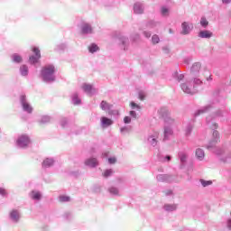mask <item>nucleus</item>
<instances>
[{
    "label": "nucleus",
    "instance_id": "nucleus-1",
    "mask_svg": "<svg viewBox=\"0 0 231 231\" xmlns=\"http://www.w3.org/2000/svg\"><path fill=\"white\" fill-rule=\"evenodd\" d=\"M53 73H55V67L53 65L45 66L42 69V77L45 81L55 80Z\"/></svg>",
    "mask_w": 231,
    "mask_h": 231
},
{
    "label": "nucleus",
    "instance_id": "nucleus-2",
    "mask_svg": "<svg viewBox=\"0 0 231 231\" xmlns=\"http://www.w3.org/2000/svg\"><path fill=\"white\" fill-rule=\"evenodd\" d=\"M33 53H35L36 56H31L29 58V62H31V64H35L37 62H39V59H41V51L39 50V48L34 47L32 49Z\"/></svg>",
    "mask_w": 231,
    "mask_h": 231
},
{
    "label": "nucleus",
    "instance_id": "nucleus-3",
    "mask_svg": "<svg viewBox=\"0 0 231 231\" xmlns=\"http://www.w3.org/2000/svg\"><path fill=\"white\" fill-rule=\"evenodd\" d=\"M29 143L30 138H28L26 135H21L17 140V145L19 147H27Z\"/></svg>",
    "mask_w": 231,
    "mask_h": 231
},
{
    "label": "nucleus",
    "instance_id": "nucleus-4",
    "mask_svg": "<svg viewBox=\"0 0 231 231\" xmlns=\"http://www.w3.org/2000/svg\"><path fill=\"white\" fill-rule=\"evenodd\" d=\"M81 33H93V27H91L89 23H84L81 27Z\"/></svg>",
    "mask_w": 231,
    "mask_h": 231
},
{
    "label": "nucleus",
    "instance_id": "nucleus-5",
    "mask_svg": "<svg viewBox=\"0 0 231 231\" xmlns=\"http://www.w3.org/2000/svg\"><path fill=\"white\" fill-rule=\"evenodd\" d=\"M181 26H182L183 35H187L190 33V30H192V26L190 27L189 24L187 23V22L182 23Z\"/></svg>",
    "mask_w": 231,
    "mask_h": 231
},
{
    "label": "nucleus",
    "instance_id": "nucleus-6",
    "mask_svg": "<svg viewBox=\"0 0 231 231\" xmlns=\"http://www.w3.org/2000/svg\"><path fill=\"white\" fill-rule=\"evenodd\" d=\"M85 165H88V167H97L98 161L95 158H90L85 161Z\"/></svg>",
    "mask_w": 231,
    "mask_h": 231
},
{
    "label": "nucleus",
    "instance_id": "nucleus-7",
    "mask_svg": "<svg viewBox=\"0 0 231 231\" xmlns=\"http://www.w3.org/2000/svg\"><path fill=\"white\" fill-rule=\"evenodd\" d=\"M199 69H201V63H194L193 66L191 67V73L193 75H198L199 73Z\"/></svg>",
    "mask_w": 231,
    "mask_h": 231
},
{
    "label": "nucleus",
    "instance_id": "nucleus-8",
    "mask_svg": "<svg viewBox=\"0 0 231 231\" xmlns=\"http://www.w3.org/2000/svg\"><path fill=\"white\" fill-rule=\"evenodd\" d=\"M101 124L103 127H109V125H113V120L107 117H101Z\"/></svg>",
    "mask_w": 231,
    "mask_h": 231
},
{
    "label": "nucleus",
    "instance_id": "nucleus-9",
    "mask_svg": "<svg viewBox=\"0 0 231 231\" xmlns=\"http://www.w3.org/2000/svg\"><path fill=\"white\" fill-rule=\"evenodd\" d=\"M10 217L11 219H13V221H15L17 223V221H19V211L13 209L10 212Z\"/></svg>",
    "mask_w": 231,
    "mask_h": 231
},
{
    "label": "nucleus",
    "instance_id": "nucleus-10",
    "mask_svg": "<svg viewBox=\"0 0 231 231\" xmlns=\"http://www.w3.org/2000/svg\"><path fill=\"white\" fill-rule=\"evenodd\" d=\"M199 37L202 39H210V37H212V32L209 31H202L199 32Z\"/></svg>",
    "mask_w": 231,
    "mask_h": 231
},
{
    "label": "nucleus",
    "instance_id": "nucleus-11",
    "mask_svg": "<svg viewBox=\"0 0 231 231\" xmlns=\"http://www.w3.org/2000/svg\"><path fill=\"white\" fill-rule=\"evenodd\" d=\"M134 14H143V7L140 4H135L134 6Z\"/></svg>",
    "mask_w": 231,
    "mask_h": 231
},
{
    "label": "nucleus",
    "instance_id": "nucleus-12",
    "mask_svg": "<svg viewBox=\"0 0 231 231\" xmlns=\"http://www.w3.org/2000/svg\"><path fill=\"white\" fill-rule=\"evenodd\" d=\"M82 89L86 92V93H91L92 91H95V88H93V86L90 84H84L82 86Z\"/></svg>",
    "mask_w": 231,
    "mask_h": 231
},
{
    "label": "nucleus",
    "instance_id": "nucleus-13",
    "mask_svg": "<svg viewBox=\"0 0 231 231\" xmlns=\"http://www.w3.org/2000/svg\"><path fill=\"white\" fill-rule=\"evenodd\" d=\"M196 156L198 158V160H203V158H205V152H203L202 149H197L196 150Z\"/></svg>",
    "mask_w": 231,
    "mask_h": 231
},
{
    "label": "nucleus",
    "instance_id": "nucleus-14",
    "mask_svg": "<svg viewBox=\"0 0 231 231\" xmlns=\"http://www.w3.org/2000/svg\"><path fill=\"white\" fill-rule=\"evenodd\" d=\"M30 196H31L32 199H37V200L41 199V198H42L41 192L35 191V190H32L31 192Z\"/></svg>",
    "mask_w": 231,
    "mask_h": 231
},
{
    "label": "nucleus",
    "instance_id": "nucleus-15",
    "mask_svg": "<svg viewBox=\"0 0 231 231\" xmlns=\"http://www.w3.org/2000/svg\"><path fill=\"white\" fill-rule=\"evenodd\" d=\"M22 104L24 111H27V113H32V106L30 104L26 103L24 100L22 101Z\"/></svg>",
    "mask_w": 231,
    "mask_h": 231
},
{
    "label": "nucleus",
    "instance_id": "nucleus-16",
    "mask_svg": "<svg viewBox=\"0 0 231 231\" xmlns=\"http://www.w3.org/2000/svg\"><path fill=\"white\" fill-rule=\"evenodd\" d=\"M181 89L184 91V93H187L188 95H190L192 93V90L189 88V85L187 83H184L181 85Z\"/></svg>",
    "mask_w": 231,
    "mask_h": 231
},
{
    "label": "nucleus",
    "instance_id": "nucleus-17",
    "mask_svg": "<svg viewBox=\"0 0 231 231\" xmlns=\"http://www.w3.org/2000/svg\"><path fill=\"white\" fill-rule=\"evenodd\" d=\"M53 165V159H46L42 162V167H51Z\"/></svg>",
    "mask_w": 231,
    "mask_h": 231
},
{
    "label": "nucleus",
    "instance_id": "nucleus-18",
    "mask_svg": "<svg viewBox=\"0 0 231 231\" xmlns=\"http://www.w3.org/2000/svg\"><path fill=\"white\" fill-rule=\"evenodd\" d=\"M100 107H101V109H103V111H106L107 109H110L111 105H108L107 102H106V101H102Z\"/></svg>",
    "mask_w": 231,
    "mask_h": 231
},
{
    "label": "nucleus",
    "instance_id": "nucleus-19",
    "mask_svg": "<svg viewBox=\"0 0 231 231\" xmlns=\"http://www.w3.org/2000/svg\"><path fill=\"white\" fill-rule=\"evenodd\" d=\"M88 50L90 51V53H95V51H98V47L97 46V44L93 43L88 47Z\"/></svg>",
    "mask_w": 231,
    "mask_h": 231
},
{
    "label": "nucleus",
    "instance_id": "nucleus-20",
    "mask_svg": "<svg viewBox=\"0 0 231 231\" xmlns=\"http://www.w3.org/2000/svg\"><path fill=\"white\" fill-rule=\"evenodd\" d=\"M164 208L165 210H167L168 212H171L172 210H176V205H169V204H166L164 206Z\"/></svg>",
    "mask_w": 231,
    "mask_h": 231
},
{
    "label": "nucleus",
    "instance_id": "nucleus-21",
    "mask_svg": "<svg viewBox=\"0 0 231 231\" xmlns=\"http://www.w3.org/2000/svg\"><path fill=\"white\" fill-rule=\"evenodd\" d=\"M21 74L23 76L28 75V67L26 65H23L20 69Z\"/></svg>",
    "mask_w": 231,
    "mask_h": 231
},
{
    "label": "nucleus",
    "instance_id": "nucleus-22",
    "mask_svg": "<svg viewBox=\"0 0 231 231\" xmlns=\"http://www.w3.org/2000/svg\"><path fill=\"white\" fill-rule=\"evenodd\" d=\"M13 60L14 62H23V58L20 55L14 54L13 55Z\"/></svg>",
    "mask_w": 231,
    "mask_h": 231
},
{
    "label": "nucleus",
    "instance_id": "nucleus-23",
    "mask_svg": "<svg viewBox=\"0 0 231 231\" xmlns=\"http://www.w3.org/2000/svg\"><path fill=\"white\" fill-rule=\"evenodd\" d=\"M152 42L153 43V44H158L159 42H160V37H158V35H153L152 37Z\"/></svg>",
    "mask_w": 231,
    "mask_h": 231
},
{
    "label": "nucleus",
    "instance_id": "nucleus-24",
    "mask_svg": "<svg viewBox=\"0 0 231 231\" xmlns=\"http://www.w3.org/2000/svg\"><path fill=\"white\" fill-rule=\"evenodd\" d=\"M162 15L164 17L169 15V9H167V7H162Z\"/></svg>",
    "mask_w": 231,
    "mask_h": 231
},
{
    "label": "nucleus",
    "instance_id": "nucleus-25",
    "mask_svg": "<svg viewBox=\"0 0 231 231\" xmlns=\"http://www.w3.org/2000/svg\"><path fill=\"white\" fill-rule=\"evenodd\" d=\"M200 24L206 28V26H208V21L206 18H201Z\"/></svg>",
    "mask_w": 231,
    "mask_h": 231
},
{
    "label": "nucleus",
    "instance_id": "nucleus-26",
    "mask_svg": "<svg viewBox=\"0 0 231 231\" xmlns=\"http://www.w3.org/2000/svg\"><path fill=\"white\" fill-rule=\"evenodd\" d=\"M111 174H113V170H106L105 171V172L103 173V176L105 178H108V176H111Z\"/></svg>",
    "mask_w": 231,
    "mask_h": 231
},
{
    "label": "nucleus",
    "instance_id": "nucleus-27",
    "mask_svg": "<svg viewBox=\"0 0 231 231\" xmlns=\"http://www.w3.org/2000/svg\"><path fill=\"white\" fill-rule=\"evenodd\" d=\"M60 201L61 203H64L66 201H69V197H68V196H60Z\"/></svg>",
    "mask_w": 231,
    "mask_h": 231
},
{
    "label": "nucleus",
    "instance_id": "nucleus-28",
    "mask_svg": "<svg viewBox=\"0 0 231 231\" xmlns=\"http://www.w3.org/2000/svg\"><path fill=\"white\" fill-rule=\"evenodd\" d=\"M213 137H214L213 142H217V140H219V133L217 131H214L213 132Z\"/></svg>",
    "mask_w": 231,
    "mask_h": 231
},
{
    "label": "nucleus",
    "instance_id": "nucleus-29",
    "mask_svg": "<svg viewBox=\"0 0 231 231\" xmlns=\"http://www.w3.org/2000/svg\"><path fill=\"white\" fill-rule=\"evenodd\" d=\"M169 134H172V130H171V128H165L164 129V135L169 136Z\"/></svg>",
    "mask_w": 231,
    "mask_h": 231
},
{
    "label": "nucleus",
    "instance_id": "nucleus-30",
    "mask_svg": "<svg viewBox=\"0 0 231 231\" xmlns=\"http://www.w3.org/2000/svg\"><path fill=\"white\" fill-rule=\"evenodd\" d=\"M201 183L203 185V187H208V185H212V181H205V180H201Z\"/></svg>",
    "mask_w": 231,
    "mask_h": 231
},
{
    "label": "nucleus",
    "instance_id": "nucleus-31",
    "mask_svg": "<svg viewBox=\"0 0 231 231\" xmlns=\"http://www.w3.org/2000/svg\"><path fill=\"white\" fill-rule=\"evenodd\" d=\"M109 192H110L111 194H118V189H116V188H111V189H109Z\"/></svg>",
    "mask_w": 231,
    "mask_h": 231
},
{
    "label": "nucleus",
    "instance_id": "nucleus-32",
    "mask_svg": "<svg viewBox=\"0 0 231 231\" xmlns=\"http://www.w3.org/2000/svg\"><path fill=\"white\" fill-rule=\"evenodd\" d=\"M139 98H140V100H145V94L143 92H140Z\"/></svg>",
    "mask_w": 231,
    "mask_h": 231
},
{
    "label": "nucleus",
    "instance_id": "nucleus-33",
    "mask_svg": "<svg viewBox=\"0 0 231 231\" xmlns=\"http://www.w3.org/2000/svg\"><path fill=\"white\" fill-rule=\"evenodd\" d=\"M124 122H125V124H131V117L125 116V117L124 118Z\"/></svg>",
    "mask_w": 231,
    "mask_h": 231
},
{
    "label": "nucleus",
    "instance_id": "nucleus-34",
    "mask_svg": "<svg viewBox=\"0 0 231 231\" xmlns=\"http://www.w3.org/2000/svg\"><path fill=\"white\" fill-rule=\"evenodd\" d=\"M108 162H109L110 164L116 163V158H115V157L109 158V159H108Z\"/></svg>",
    "mask_w": 231,
    "mask_h": 231
},
{
    "label": "nucleus",
    "instance_id": "nucleus-35",
    "mask_svg": "<svg viewBox=\"0 0 231 231\" xmlns=\"http://www.w3.org/2000/svg\"><path fill=\"white\" fill-rule=\"evenodd\" d=\"M74 104H80V99L77 98V97H73Z\"/></svg>",
    "mask_w": 231,
    "mask_h": 231
},
{
    "label": "nucleus",
    "instance_id": "nucleus-36",
    "mask_svg": "<svg viewBox=\"0 0 231 231\" xmlns=\"http://www.w3.org/2000/svg\"><path fill=\"white\" fill-rule=\"evenodd\" d=\"M0 194H1L2 196H6V189H0Z\"/></svg>",
    "mask_w": 231,
    "mask_h": 231
},
{
    "label": "nucleus",
    "instance_id": "nucleus-37",
    "mask_svg": "<svg viewBox=\"0 0 231 231\" xmlns=\"http://www.w3.org/2000/svg\"><path fill=\"white\" fill-rule=\"evenodd\" d=\"M130 106H131V107H133V108H134V107H140L138 105H136V103H134V102H131L130 103Z\"/></svg>",
    "mask_w": 231,
    "mask_h": 231
},
{
    "label": "nucleus",
    "instance_id": "nucleus-38",
    "mask_svg": "<svg viewBox=\"0 0 231 231\" xmlns=\"http://www.w3.org/2000/svg\"><path fill=\"white\" fill-rule=\"evenodd\" d=\"M130 116H133L134 118H136V112L130 111Z\"/></svg>",
    "mask_w": 231,
    "mask_h": 231
},
{
    "label": "nucleus",
    "instance_id": "nucleus-39",
    "mask_svg": "<svg viewBox=\"0 0 231 231\" xmlns=\"http://www.w3.org/2000/svg\"><path fill=\"white\" fill-rule=\"evenodd\" d=\"M194 82H195V84L199 85V84H201V79H194Z\"/></svg>",
    "mask_w": 231,
    "mask_h": 231
},
{
    "label": "nucleus",
    "instance_id": "nucleus-40",
    "mask_svg": "<svg viewBox=\"0 0 231 231\" xmlns=\"http://www.w3.org/2000/svg\"><path fill=\"white\" fill-rule=\"evenodd\" d=\"M231 0H222V3H224L225 5H228V3H230Z\"/></svg>",
    "mask_w": 231,
    "mask_h": 231
},
{
    "label": "nucleus",
    "instance_id": "nucleus-41",
    "mask_svg": "<svg viewBox=\"0 0 231 231\" xmlns=\"http://www.w3.org/2000/svg\"><path fill=\"white\" fill-rule=\"evenodd\" d=\"M152 145H156V139L154 138L152 139Z\"/></svg>",
    "mask_w": 231,
    "mask_h": 231
},
{
    "label": "nucleus",
    "instance_id": "nucleus-42",
    "mask_svg": "<svg viewBox=\"0 0 231 231\" xmlns=\"http://www.w3.org/2000/svg\"><path fill=\"white\" fill-rule=\"evenodd\" d=\"M144 35H145V37H147V38L151 37L150 32H144Z\"/></svg>",
    "mask_w": 231,
    "mask_h": 231
},
{
    "label": "nucleus",
    "instance_id": "nucleus-43",
    "mask_svg": "<svg viewBox=\"0 0 231 231\" xmlns=\"http://www.w3.org/2000/svg\"><path fill=\"white\" fill-rule=\"evenodd\" d=\"M161 113H166V115H169V112L166 109H162Z\"/></svg>",
    "mask_w": 231,
    "mask_h": 231
},
{
    "label": "nucleus",
    "instance_id": "nucleus-44",
    "mask_svg": "<svg viewBox=\"0 0 231 231\" xmlns=\"http://www.w3.org/2000/svg\"><path fill=\"white\" fill-rule=\"evenodd\" d=\"M227 226H228V228L231 230V220H228V222H227Z\"/></svg>",
    "mask_w": 231,
    "mask_h": 231
},
{
    "label": "nucleus",
    "instance_id": "nucleus-45",
    "mask_svg": "<svg viewBox=\"0 0 231 231\" xmlns=\"http://www.w3.org/2000/svg\"><path fill=\"white\" fill-rule=\"evenodd\" d=\"M166 160H168V162H171V156H166Z\"/></svg>",
    "mask_w": 231,
    "mask_h": 231
},
{
    "label": "nucleus",
    "instance_id": "nucleus-46",
    "mask_svg": "<svg viewBox=\"0 0 231 231\" xmlns=\"http://www.w3.org/2000/svg\"><path fill=\"white\" fill-rule=\"evenodd\" d=\"M215 129L217 127V124H214Z\"/></svg>",
    "mask_w": 231,
    "mask_h": 231
},
{
    "label": "nucleus",
    "instance_id": "nucleus-47",
    "mask_svg": "<svg viewBox=\"0 0 231 231\" xmlns=\"http://www.w3.org/2000/svg\"><path fill=\"white\" fill-rule=\"evenodd\" d=\"M180 160H181V162H185V158H181Z\"/></svg>",
    "mask_w": 231,
    "mask_h": 231
},
{
    "label": "nucleus",
    "instance_id": "nucleus-48",
    "mask_svg": "<svg viewBox=\"0 0 231 231\" xmlns=\"http://www.w3.org/2000/svg\"><path fill=\"white\" fill-rule=\"evenodd\" d=\"M180 160H181V162H185V158H181Z\"/></svg>",
    "mask_w": 231,
    "mask_h": 231
},
{
    "label": "nucleus",
    "instance_id": "nucleus-49",
    "mask_svg": "<svg viewBox=\"0 0 231 231\" xmlns=\"http://www.w3.org/2000/svg\"><path fill=\"white\" fill-rule=\"evenodd\" d=\"M206 73H207L208 75H209V72H208V70H206Z\"/></svg>",
    "mask_w": 231,
    "mask_h": 231
},
{
    "label": "nucleus",
    "instance_id": "nucleus-50",
    "mask_svg": "<svg viewBox=\"0 0 231 231\" xmlns=\"http://www.w3.org/2000/svg\"><path fill=\"white\" fill-rule=\"evenodd\" d=\"M162 116H165V115H164V114H162Z\"/></svg>",
    "mask_w": 231,
    "mask_h": 231
}]
</instances>
